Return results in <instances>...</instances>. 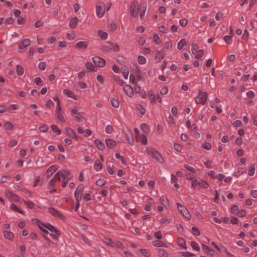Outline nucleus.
Returning <instances> with one entry per match:
<instances>
[{
    "label": "nucleus",
    "instance_id": "1",
    "mask_svg": "<svg viewBox=\"0 0 257 257\" xmlns=\"http://www.w3.org/2000/svg\"><path fill=\"white\" fill-rule=\"evenodd\" d=\"M111 6V4L107 2L106 4L102 2H99L96 5V13L97 16L101 18L105 13V10L107 11L109 9Z\"/></svg>",
    "mask_w": 257,
    "mask_h": 257
},
{
    "label": "nucleus",
    "instance_id": "2",
    "mask_svg": "<svg viewBox=\"0 0 257 257\" xmlns=\"http://www.w3.org/2000/svg\"><path fill=\"white\" fill-rule=\"evenodd\" d=\"M145 3L140 2L138 1H134L130 7L131 14L133 17L136 18L138 16V13L141 10V7L145 6Z\"/></svg>",
    "mask_w": 257,
    "mask_h": 257
},
{
    "label": "nucleus",
    "instance_id": "3",
    "mask_svg": "<svg viewBox=\"0 0 257 257\" xmlns=\"http://www.w3.org/2000/svg\"><path fill=\"white\" fill-rule=\"evenodd\" d=\"M208 93L206 92L199 91L198 96L196 98L195 101L197 104H205L207 101Z\"/></svg>",
    "mask_w": 257,
    "mask_h": 257
},
{
    "label": "nucleus",
    "instance_id": "4",
    "mask_svg": "<svg viewBox=\"0 0 257 257\" xmlns=\"http://www.w3.org/2000/svg\"><path fill=\"white\" fill-rule=\"evenodd\" d=\"M198 186L202 187L204 188H207L209 186V184L208 183L204 180H194L193 181L192 183V187L195 189H198L199 187Z\"/></svg>",
    "mask_w": 257,
    "mask_h": 257
},
{
    "label": "nucleus",
    "instance_id": "5",
    "mask_svg": "<svg viewBox=\"0 0 257 257\" xmlns=\"http://www.w3.org/2000/svg\"><path fill=\"white\" fill-rule=\"evenodd\" d=\"M177 207L181 212V213L185 216L187 219L190 220L191 215L189 212L188 210L187 209V208L184 206L183 205L179 203H177Z\"/></svg>",
    "mask_w": 257,
    "mask_h": 257
},
{
    "label": "nucleus",
    "instance_id": "6",
    "mask_svg": "<svg viewBox=\"0 0 257 257\" xmlns=\"http://www.w3.org/2000/svg\"><path fill=\"white\" fill-rule=\"evenodd\" d=\"M148 153L150 155H151L152 156L154 159L157 160V161L159 162L160 163H162L164 162V159L162 157L161 155L160 154V153L157 150H156L155 149H152V150L148 151Z\"/></svg>",
    "mask_w": 257,
    "mask_h": 257
},
{
    "label": "nucleus",
    "instance_id": "7",
    "mask_svg": "<svg viewBox=\"0 0 257 257\" xmlns=\"http://www.w3.org/2000/svg\"><path fill=\"white\" fill-rule=\"evenodd\" d=\"M83 188L84 187L82 184H79L77 187L74 194L76 202H80L81 200Z\"/></svg>",
    "mask_w": 257,
    "mask_h": 257
},
{
    "label": "nucleus",
    "instance_id": "8",
    "mask_svg": "<svg viewBox=\"0 0 257 257\" xmlns=\"http://www.w3.org/2000/svg\"><path fill=\"white\" fill-rule=\"evenodd\" d=\"M33 220L35 221L37 223H39V224H38V227L40 229V230L42 231L43 232V236L45 237V238L48 240V241H50V239L46 236V234H49V232L47 230L43 228L41 225L42 226H45V224H44L43 223H42L38 219H34Z\"/></svg>",
    "mask_w": 257,
    "mask_h": 257
},
{
    "label": "nucleus",
    "instance_id": "9",
    "mask_svg": "<svg viewBox=\"0 0 257 257\" xmlns=\"http://www.w3.org/2000/svg\"><path fill=\"white\" fill-rule=\"evenodd\" d=\"M94 63L98 67H102L105 64V61L104 59L99 57H95L92 58Z\"/></svg>",
    "mask_w": 257,
    "mask_h": 257
},
{
    "label": "nucleus",
    "instance_id": "10",
    "mask_svg": "<svg viewBox=\"0 0 257 257\" xmlns=\"http://www.w3.org/2000/svg\"><path fill=\"white\" fill-rule=\"evenodd\" d=\"M56 116L59 120L62 122H65V119L62 114V108L60 104H57Z\"/></svg>",
    "mask_w": 257,
    "mask_h": 257
},
{
    "label": "nucleus",
    "instance_id": "11",
    "mask_svg": "<svg viewBox=\"0 0 257 257\" xmlns=\"http://www.w3.org/2000/svg\"><path fill=\"white\" fill-rule=\"evenodd\" d=\"M70 111L72 116L75 117L78 121H81V119L83 118V116L80 112H78L77 109L72 108L71 109Z\"/></svg>",
    "mask_w": 257,
    "mask_h": 257
},
{
    "label": "nucleus",
    "instance_id": "12",
    "mask_svg": "<svg viewBox=\"0 0 257 257\" xmlns=\"http://www.w3.org/2000/svg\"><path fill=\"white\" fill-rule=\"evenodd\" d=\"M49 212L53 216L56 217H58L61 219H64L65 218L64 216L60 213L59 211L54 208H50L49 209Z\"/></svg>",
    "mask_w": 257,
    "mask_h": 257
},
{
    "label": "nucleus",
    "instance_id": "13",
    "mask_svg": "<svg viewBox=\"0 0 257 257\" xmlns=\"http://www.w3.org/2000/svg\"><path fill=\"white\" fill-rule=\"evenodd\" d=\"M123 91L126 94L131 97L134 95V90L133 87L128 84L125 85L123 87Z\"/></svg>",
    "mask_w": 257,
    "mask_h": 257
},
{
    "label": "nucleus",
    "instance_id": "14",
    "mask_svg": "<svg viewBox=\"0 0 257 257\" xmlns=\"http://www.w3.org/2000/svg\"><path fill=\"white\" fill-rule=\"evenodd\" d=\"M58 168L59 167L57 165H54L50 167L46 172L47 177L51 176L56 170H58Z\"/></svg>",
    "mask_w": 257,
    "mask_h": 257
},
{
    "label": "nucleus",
    "instance_id": "15",
    "mask_svg": "<svg viewBox=\"0 0 257 257\" xmlns=\"http://www.w3.org/2000/svg\"><path fill=\"white\" fill-rule=\"evenodd\" d=\"M31 43L30 40L29 39H25L20 44L19 49H23L29 46Z\"/></svg>",
    "mask_w": 257,
    "mask_h": 257
},
{
    "label": "nucleus",
    "instance_id": "16",
    "mask_svg": "<svg viewBox=\"0 0 257 257\" xmlns=\"http://www.w3.org/2000/svg\"><path fill=\"white\" fill-rule=\"evenodd\" d=\"M5 195L9 198H12L14 200L18 202L19 201V196L13 193V192L9 191H6Z\"/></svg>",
    "mask_w": 257,
    "mask_h": 257
},
{
    "label": "nucleus",
    "instance_id": "17",
    "mask_svg": "<svg viewBox=\"0 0 257 257\" xmlns=\"http://www.w3.org/2000/svg\"><path fill=\"white\" fill-rule=\"evenodd\" d=\"M88 42L86 41H80L76 44L75 48L84 49L87 47Z\"/></svg>",
    "mask_w": 257,
    "mask_h": 257
},
{
    "label": "nucleus",
    "instance_id": "18",
    "mask_svg": "<svg viewBox=\"0 0 257 257\" xmlns=\"http://www.w3.org/2000/svg\"><path fill=\"white\" fill-rule=\"evenodd\" d=\"M105 143L106 146L110 149H112L116 145V142L110 139H107L105 140Z\"/></svg>",
    "mask_w": 257,
    "mask_h": 257
},
{
    "label": "nucleus",
    "instance_id": "19",
    "mask_svg": "<svg viewBox=\"0 0 257 257\" xmlns=\"http://www.w3.org/2000/svg\"><path fill=\"white\" fill-rule=\"evenodd\" d=\"M45 227L50 231L55 232L56 234L58 235H60L61 234L60 231L58 230L54 226L51 224H48V225H45Z\"/></svg>",
    "mask_w": 257,
    "mask_h": 257
},
{
    "label": "nucleus",
    "instance_id": "20",
    "mask_svg": "<svg viewBox=\"0 0 257 257\" xmlns=\"http://www.w3.org/2000/svg\"><path fill=\"white\" fill-rule=\"evenodd\" d=\"M66 133L71 138H77V135L74 131L69 127H66L65 128Z\"/></svg>",
    "mask_w": 257,
    "mask_h": 257
},
{
    "label": "nucleus",
    "instance_id": "21",
    "mask_svg": "<svg viewBox=\"0 0 257 257\" xmlns=\"http://www.w3.org/2000/svg\"><path fill=\"white\" fill-rule=\"evenodd\" d=\"M85 66L89 72H96L97 71V68L95 67L91 63L87 62Z\"/></svg>",
    "mask_w": 257,
    "mask_h": 257
},
{
    "label": "nucleus",
    "instance_id": "22",
    "mask_svg": "<svg viewBox=\"0 0 257 257\" xmlns=\"http://www.w3.org/2000/svg\"><path fill=\"white\" fill-rule=\"evenodd\" d=\"M153 244L157 247H167L168 245L167 244L160 240H155L153 242Z\"/></svg>",
    "mask_w": 257,
    "mask_h": 257
},
{
    "label": "nucleus",
    "instance_id": "23",
    "mask_svg": "<svg viewBox=\"0 0 257 257\" xmlns=\"http://www.w3.org/2000/svg\"><path fill=\"white\" fill-rule=\"evenodd\" d=\"M77 18L76 17H74L72 18L69 22V26L71 29H74L76 28L77 25Z\"/></svg>",
    "mask_w": 257,
    "mask_h": 257
},
{
    "label": "nucleus",
    "instance_id": "24",
    "mask_svg": "<svg viewBox=\"0 0 257 257\" xmlns=\"http://www.w3.org/2000/svg\"><path fill=\"white\" fill-rule=\"evenodd\" d=\"M94 143L99 150H103L104 149L105 146L99 139L95 140Z\"/></svg>",
    "mask_w": 257,
    "mask_h": 257
},
{
    "label": "nucleus",
    "instance_id": "25",
    "mask_svg": "<svg viewBox=\"0 0 257 257\" xmlns=\"http://www.w3.org/2000/svg\"><path fill=\"white\" fill-rule=\"evenodd\" d=\"M4 235L7 239L12 240L14 238V234L12 232L8 231H4Z\"/></svg>",
    "mask_w": 257,
    "mask_h": 257
},
{
    "label": "nucleus",
    "instance_id": "26",
    "mask_svg": "<svg viewBox=\"0 0 257 257\" xmlns=\"http://www.w3.org/2000/svg\"><path fill=\"white\" fill-rule=\"evenodd\" d=\"M148 95L151 102L153 104L156 103V95H155L152 90H150L149 91Z\"/></svg>",
    "mask_w": 257,
    "mask_h": 257
},
{
    "label": "nucleus",
    "instance_id": "27",
    "mask_svg": "<svg viewBox=\"0 0 257 257\" xmlns=\"http://www.w3.org/2000/svg\"><path fill=\"white\" fill-rule=\"evenodd\" d=\"M16 68V72L18 76H21L24 74V69L23 66L20 65H17Z\"/></svg>",
    "mask_w": 257,
    "mask_h": 257
},
{
    "label": "nucleus",
    "instance_id": "28",
    "mask_svg": "<svg viewBox=\"0 0 257 257\" xmlns=\"http://www.w3.org/2000/svg\"><path fill=\"white\" fill-rule=\"evenodd\" d=\"M178 244L180 246L182 247L183 248L186 249L187 248L186 246V241L184 238L182 237H179L178 239Z\"/></svg>",
    "mask_w": 257,
    "mask_h": 257
},
{
    "label": "nucleus",
    "instance_id": "29",
    "mask_svg": "<svg viewBox=\"0 0 257 257\" xmlns=\"http://www.w3.org/2000/svg\"><path fill=\"white\" fill-rule=\"evenodd\" d=\"M187 45L186 40L184 39H182L180 40V41L178 43L177 48L179 50H181L182 48Z\"/></svg>",
    "mask_w": 257,
    "mask_h": 257
},
{
    "label": "nucleus",
    "instance_id": "30",
    "mask_svg": "<svg viewBox=\"0 0 257 257\" xmlns=\"http://www.w3.org/2000/svg\"><path fill=\"white\" fill-rule=\"evenodd\" d=\"M10 208L12 210H13L15 211L21 213V214L25 215V212L23 210L19 209L18 208V207L17 206V205L14 204H12L10 206Z\"/></svg>",
    "mask_w": 257,
    "mask_h": 257
},
{
    "label": "nucleus",
    "instance_id": "31",
    "mask_svg": "<svg viewBox=\"0 0 257 257\" xmlns=\"http://www.w3.org/2000/svg\"><path fill=\"white\" fill-rule=\"evenodd\" d=\"M63 93L67 95L69 97L76 99V97H75V95L71 91L68 89H64L63 90Z\"/></svg>",
    "mask_w": 257,
    "mask_h": 257
},
{
    "label": "nucleus",
    "instance_id": "32",
    "mask_svg": "<svg viewBox=\"0 0 257 257\" xmlns=\"http://www.w3.org/2000/svg\"><path fill=\"white\" fill-rule=\"evenodd\" d=\"M158 254L160 257H169V254L163 249H159L158 250Z\"/></svg>",
    "mask_w": 257,
    "mask_h": 257
},
{
    "label": "nucleus",
    "instance_id": "33",
    "mask_svg": "<svg viewBox=\"0 0 257 257\" xmlns=\"http://www.w3.org/2000/svg\"><path fill=\"white\" fill-rule=\"evenodd\" d=\"M105 239L104 243L105 244L111 247H114V242L111 239L105 237Z\"/></svg>",
    "mask_w": 257,
    "mask_h": 257
},
{
    "label": "nucleus",
    "instance_id": "34",
    "mask_svg": "<svg viewBox=\"0 0 257 257\" xmlns=\"http://www.w3.org/2000/svg\"><path fill=\"white\" fill-rule=\"evenodd\" d=\"M94 169L96 171H99L102 169V166L98 160H96L94 163Z\"/></svg>",
    "mask_w": 257,
    "mask_h": 257
},
{
    "label": "nucleus",
    "instance_id": "35",
    "mask_svg": "<svg viewBox=\"0 0 257 257\" xmlns=\"http://www.w3.org/2000/svg\"><path fill=\"white\" fill-rule=\"evenodd\" d=\"M110 45V47L115 52H118L119 51V47L117 44H115L111 42H107Z\"/></svg>",
    "mask_w": 257,
    "mask_h": 257
},
{
    "label": "nucleus",
    "instance_id": "36",
    "mask_svg": "<svg viewBox=\"0 0 257 257\" xmlns=\"http://www.w3.org/2000/svg\"><path fill=\"white\" fill-rule=\"evenodd\" d=\"M4 126L6 130H13L14 129L13 124L10 121H6L4 124Z\"/></svg>",
    "mask_w": 257,
    "mask_h": 257
},
{
    "label": "nucleus",
    "instance_id": "37",
    "mask_svg": "<svg viewBox=\"0 0 257 257\" xmlns=\"http://www.w3.org/2000/svg\"><path fill=\"white\" fill-rule=\"evenodd\" d=\"M141 10L140 11V16L141 19L142 20H143L144 15H145V12H146V10L147 9V5L143 6L141 7Z\"/></svg>",
    "mask_w": 257,
    "mask_h": 257
},
{
    "label": "nucleus",
    "instance_id": "38",
    "mask_svg": "<svg viewBox=\"0 0 257 257\" xmlns=\"http://www.w3.org/2000/svg\"><path fill=\"white\" fill-rule=\"evenodd\" d=\"M34 82L38 86H42L44 84L43 80L39 77H36L34 79Z\"/></svg>",
    "mask_w": 257,
    "mask_h": 257
},
{
    "label": "nucleus",
    "instance_id": "39",
    "mask_svg": "<svg viewBox=\"0 0 257 257\" xmlns=\"http://www.w3.org/2000/svg\"><path fill=\"white\" fill-rule=\"evenodd\" d=\"M223 39L227 44H231L232 43V36L230 35L225 36Z\"/></svg>",
    "mask_w": 257,
    "mask_h": 257
},
{
    "label": "nucleus",
    "instance_id": "40",
    "mask_svg": "<svg viewBox=\"0 0 257 257\" xmlns=\"http://www.w3.org/2000/svg\"><path fill=\"white\" fill-rule=\"evenodd\" d=\"M70 173L68 170H63L60 171V174L63 179H65L69 175Z\"/></svg>",
    "mask_w": 257,
    "mask_h": 257
},
{
    "label": "nucleus",
    "instance_id": "41",
    "mask_svg": "<svg viewBox=\"0 0 257 257\" xmlns=\"http://www.w3.org/2000/svg\"><path fill=\"white\" fill-rule=\"evenodd\" d=\"M111 104L114 107L118 108L119 106V101L117 99L112 98L111 99Z\"/></svg>",
    "mask_w": 257,
    "mask_h": 257
},
{
    "label": "nucleus",
    "instance_id": "42",
    "mask_svg": "<svg viewBox=\"0 0 257 257\" xmlns=\"http://www.w3.org/2000/svg\"><path fill=\"white\" fill-rule=\"evenodd\" d=\"M51 128H52V130H53V131L56 133H57V134L58 135H59L61 134V130L58 128L57 127V126H56V125H55V124H52L51 125Z\"/></svg>",
    "mask_w": 257,
    "mask_h": 257
},
{
    "label": "nucleus",
    "instance_id": "43",
    "mask_svg": "<svg viewBox=\"0 0 257 257\" xmlns=\"http://www.w3.org/2000/svg\"><path fill=\"white\" fill-rule=\"evenodd\" d=\"M153 41L157 45H159L161 43V41L158 34H155L154 35Z\"/></svg>",
    "mask_w": 257,
    "mask_h": 257
},
{
    "label": "nucleus",
    "instance_id": "44",
    "mask_svg": "<svg viewBox=\"0 0 257 257\" xmlns=\"http://www.w3.org/2000/svg\"><path fill=\"white\" fill-rule=\"evenodd\" d=\"M98 35L102 40L106 39L108 36L107 33L102 32L101 31H98Z\"/></svg>",
    "mask_w": 257,
    "mask_h": 257
},
{
    "label": "nucleus",
    "instance_id": "45",
    "mask_svg": "<svg viewBox=\"0 0 257 257\" xmlns=\"http://www.w3.org/2000/svg\"><path fill=\"white\" fill-rule=\"evenodd\" d=\"M123 76L124 78L127 79L128 78L129 70L127 67H124L122 71Z\"/></svg>",
    "mask_w": 257,
    "mask_h": 257
},
{
    "label": "nucleus",
    "instance_id": "46",
    "mask_svg": "<svg viewBox=\"0 0 257 257\" xmlns=\"http://www.w3.org/2000/svg\"><path fill=\"white\" fill-rule=\"evenodd\" d=\"M141 128H142V130H143V131L145 133V134H148L149 132V126H148V125L145 123L142 124L141 125Z\"/></svg>",
    "mask_w": 257,
    "mask_h": 257
},
{
    "label": "nucleus",
    "instance_id": "47",
    "mask_svg": "<svg viewBox=\"0 0 257 257\" xmlns=\"http://www.w3.org/2000/svg\"><path fill=\"white\" fill-rule=\"evenodd\" d=\"M114 247H116L122 249L125 248V246L120 241L118 240L114 242Z\"/></svg>",
    "mask_w": 257,
    "mask_h": 257
},
{
    "label": "nucleus",
    "instance_id": "48",
    "mask_svg": "<svg viewBox=\"0 0 257 257\" xmlns=\"http://www.w3.org/2000/svg\"><path fill=\"white\" fill-rule=\"evenodd\" d=\"M255 170V164H253L250 166V169H249V171H248V175L249 176H252L254 173Z\"/></svg>",
    "mask_w": 257,
    "mask_h": 257
},
{
    "label": "nucleus",
    "instance_id": "49",
    "mask_svg": "<svg viewBox=\"0 0 257 257\" xmlns=\"http://www.w3.org/2000/svg\"><path fill=\"white\" fill-rule=\"evenodd\" d=\"M160 201L161 203L164 206H169V201L168 199H165L163 196H162L160 199Z\"/></svg>",
    "mask_w": 257,
    "mask_h": 257
},
{
    "label": "nucleus",
    "instance_id": "50",
    "mask_svg": "<svg viewBox=\"0 0 257 257\" xmlns=\"http://www.w3.org/2000/svg\"><path fill=\"white\" fill-rule=\"evenodd\" d=\"M140 250L142 254L146 257H149L151 254V252L146 249H140Z\"/></svg>",
    "mask_w": 257,
    "mask_h": 257
},
{
    "label": "nucleus",
    "instance_id": "51",
    "mask_svg": "<svg viewBox=\"0 0 257 257\" xmlns=\"http://www.w3.org/2000/svg\"><path fill=\"white\" fill-rule=\"evenodd\" d=\"M191 246L194 249H195L197 251L200 250V247L195 241H192L191 242Z\"/></svg>",
    "mask_w": 257,
    "mask_h": 257
},
{
    "label": "nucleus",
    "instance_id": "52",
    "mask_svg": "<svg viewBox=\"0 0 257 257\" xmlns=\"http://www.w3.org/2000/svg\"><path fill=\"white\" fill-rule=\"evenodd\" d=\"M100 49L103 51L108 52L111 50V48L110 46L106 45H103L101 46Z\"/></svg>",
    "mask_w": 257,
    "mask_h": 257
},
{
    "label": "nucleus",
    "instance_id": "53",
    "mask_svg": "<svg viewBox=\"0 0 257 257\" xmlns=\"http://www.w3.org/2000/svg\"><path fill=\"white\" fill-rule=\"evenodd\" d=\"M24 202L29 208L33 209L34 207V203L32 201L24 200Z\"/></svg>",
    "mask_w": 257,
    "mask_h": 257
},
{
    "label": "nucleus",
    "instance_id": "54",
    "mask_svg": "<svg viewBox=\"0 0 257 257\" xmlns=\"http://www.w3.org/2000/svg\"><path fill=\"white\" fill-rule=\"evenodd\" d=\"M238 210H239L238 206L237 205H234L231 207V212L232 214L236 215L237 214V212L238 211H239Z\"/></svg>",
    "mask_w": 257,
    "mask_h": 257
},
{
    "label": "nucleus",
    "instance_id": "55",
    "mask_svg": "<svg viewBox=\"0 0 257 257\" xmlns=\"http://www.w3.org/2000/svg\"><path fill=\"white\" fill-rule=\"evenodd\" d=\"M137 107L138 110L139 111L141 114L143 115L145 113L146 109H145V108L143 107V106L142 105L139 104L137 105Z\"/></svg>",
    "mask_w": 257,
    "mask_h": 257
},
{
    "label": "nucleus",
    "instance_id": "56",
    "mask_svg": "<svg viewBox=\"0 0 257 257\" xmlns=\"http://www.w3.org/2000/svg\"><path fill=\"white\" fill-rule=\"evenodd\" d=\"M106 181L102 179H99L96 182L95 184L98 186L101 187L104 185Z\"/></svg>",
    "mask_w": 257,
    "mask_h": 257
},
{
    "label": "nucleus",
    "instance_id": "57",
    "mask_svg": "<svg viewBox=\"0 0 257 257\" xmlns=\"http://www.w3.org/2000/svg\"><path fill=\"white\" fill-rule=\"evenodd\" d=\"M202 147L206 150H210L211 149V145L210 144V143H208V142H205L204 143L203 145H202Z\"/></svg>",
    "mask_w": 257,
    "mask_h": 257
},
{
    "label": "nucleus",
    "instance_id": "58",
    "mask_svg": "<svg viewBox=\"0 0 257 257\" xmlns=\"http://www.w3.org/2000/svg\"><path fill=\"white\" fill-rule=\"evenodd\" d=\"M198 54L196 55L195 58L197 59H200L204 55V51L202 49L199 50L197 52Z\"/></svg>",
    "mask_w": 257,
    "mask_h": 257
},
{
    "label": "nucleus",
    "instance_id": "59",
    "mask_svg": "<svg viewBox=\"0 0 257 257\" xmlns=\"http://www.w3.org/2000/svg\"><path fill=\"white\" fill-rule=\"evenodd\" d=\"M138 62L140 64H144L146 62V59L144 57L142 56H140L138 57Z\"/></svg>",
    "mask_w": 257,
    "mask_h": 257
},
{
    "label": "nucleus",
    "instance_id": "60",
    "mask_svg": "<svg viewBox=\"0 0 257 257\" xmlns=\"http://www.w3.org/2000/svg\"><path fill=\"white\" fill-rule=\"evenodd\" d=\"M39 129L42 132H46L49 128L46 125L43 124L40 126Z\"/></svg>",
    "mask_w": 257,
    "mask_h": 257
},
{
    "label": "nucleus",
    "instance_id": "61",
    "mask_svg": "<svg viewBox=\"0 0 257 257\" xmlns=\"http://www.w3.org/2000/svg\"><path fill=\"white\" fill-rule=\"evenodd\" d=\"M192 230L193 233L195 235H199L200 234V231L197 227H196L195 226H193L192 227Z\"/></svg>",
    "mask_w": 257,
    "mask_h": 257
},
{
    "label": "nucleus",
    "instance_id": "62",
    "mask_svg": "<svg viewBox=\"0 0 257 257\" xmlns=\"http://www.w3.org/2000/svg\"><path fill=\"white\" fill-rule=\"evenodd\" d=\"M136 75H137V76L138 77V79L140 80L144 81L145 80L144 77L141 74V71L139 70H137V72L136 73Z\"/></svg>",
    "mask_w": 257,
    "mask_h": 257
},
{
    "label": "nucleus",
    "instance_id": "63",
    "mask_svg": "<svg viewBox=\"0 0 257 257\" xmlns=\"http://www.w3.org/2000/svg\"><path fill=\"white\" fill-rule=\"evenodd\" d=\"M154 235L158 239H161L163 237V235L161 231H158L155 232Z\"/></svg>",
    "mask_w": 257,
    "mask_h": 257
},
{
    "label": "nucleus",
    "instance_id": "64",
    "mask_svg": "<svg viewBox=\"0 0 257 257\" xmlns=\"http://www.w3.org/2000/svg\"><path fill=\"white\" fill-rule=\"evenodd\" d=\"M179 23L182 27H185L187 25L188 21L186 19H182L180 20Z\"/></svg>",
    "mask_w": 257,
    "mask_h": 257
}]
</instances>
